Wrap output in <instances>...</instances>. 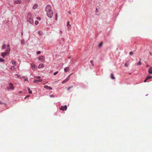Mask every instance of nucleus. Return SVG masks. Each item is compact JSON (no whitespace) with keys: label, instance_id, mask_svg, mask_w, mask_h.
<instances>
[{"label":"nucleus","instance_id":"f257e3e1","mask_svg":"<svg viewBox=\"0 0 152 152\" xmlns=\"http://www.w3.org/2000/svg\"><path fill=\"white\" fill-rule=\"evenodd\" d=\"M51 9V6L49 4L46 6L45 8L47 15L49 18H52L53 15V12Z\"/></svg>","mask_w":152,"mask_h":152},{"label":"nucleus","instance_id":"f03ea898","mask_svg":"<svg viewBox=\"0 0 152 152\" xmlns=\"http://www.w3.org/2000/svg\"><path fill=\"white\" fill-rule=\"evenodd\" d=\"M38 59L41 62H42L44 61V58L43 56H41L39 57Z\"/></svg>","mask_w":152,"mask_h":152},{"label":"nucleus","instance_id":"7ed1b4c3","mask_svg":"<svg viewBox=\"0 0 152 152\" xmlns=\"http://www.w3.org/2000/svg\"><path fill=\"white\" fill-rule=\"evenodd\" d=\"M7 88L9 91L11 90H13L14 89V87L13 86H7Z\"/></svg>","mask_w":152,"mask_h":152},{"label":"nucleus","instance_id":"20e7f679","mask_svg":"<svg viewBox=\"0 0 152 152\" xmlns=\"http://www.w3.org/2000/svg\"><path fill=\"white\" fill-rule=\"evenodd\" d=\"M21 3V0H17L15 1L14 2V4H20Z\"/></svg>","mask_w":152,"mask_h":152},{"label":"nucleus","instance_id":"39448f33","mask_svg":"<svg viewBox=\"0 0 152 152\" xmlns=\"http://www.w3.org/2000/svg\"><path fill=\"white\" fill-rule=\"evenodd\" d=\"M148 73L149 74H152V67H150L148 69Z\"/></svg>","mask_w":152,"mask_h":152},{"label":"nucleus","instance_id":"423d86ee","mask_svg":"<svg viewBox=\"0 0 152 152\" xmlns=\"http://www.w3.org/2000/svg\"><path fill=\"white\" fill-rule=\"evenodd\" d=\"M9 55L6 52H2L1 53V56L3 57H4L5 56Z\"/></svg>","mask_w":152,"mask_h":152},{"label":"nucleus","instance_id":"0eeeda50","mask_svg":"<svg viewBox=\"0 0 152 152\" xmlns=\"http://www.w3.org/2000/svg\"><path fill=\"white\" fill-rule=\"evenodd\" d=\"M129 61H127L125 63L124 66L126 67H128L129 65Z\"/></svg>","mask_w":152,"mask_h":152},{"label":"nucleus","instance_id":"6e6552de","mask_svg":"<svg viewBox=\"0 0 152 152\" xmlns=\"http://www.w3.org/2000/svg\"><path fill=\"white\" fill-rule=\"evenodd\" d=\"M10 48H7L6 50V51L5 52L7 53L8 54H9L10 52Z\"/></svg>","mask_w":152,"mask_h":152},{"label":"nucleus","instance_id":"1a4fd4ad","mask_svg":"<svg viewBox=\"0 0 152 152\" xmlns=\"http://www.w3.org/2000/svg\"><path fill=\"white\" fill-rule=\"evenodd\" d=\"M70 22L69 21H68L67 22L66 26L68 27V29L70 28L71 27V26L69 24Z\"/></svg>","mask_w":152,"mask_h":152},{"label":"nucleus","instance_id":"9d476101","mask_svg":"<svg viewBox=\"0 0 152 152\" xmlns=\"http://www.w3.org/2000/svg\"><path fill=\"white\" fill-rule=\"evenodd\" d=\"M44 66V65L43 64H40L38 66V68H43Z\"/></svg>","mask_w":152,"mask_h":152},{"label":"nucleus","instance_id":"9b49d317","mask_svg":"<svg viewBox=\"0 0 152 152\" xmlns=\"http://www.w3.org/2000/svg\"><path fill=\"white\" fill-rule=\"evenodd\" d=\"M69 70V67H66L64 69V71L65 72H67Z\"/></svg>","mask_w":152,"mask_h":152},{"label":"nucleus","instance_id":"f8f14e48","mask_svg":"<svg viewBox=\"0 0 152 152\" xmlns=\"http://www.w3.org/2000/svg\"><path fill=\"white\" fill-rule=\"evenodd\" d=\"M110 77L113 80L115 79V77L113 73H111L110 75Z\"/></svg>","mask_w":152,"mask_h":152},{"label":"nucleus","instance_id":"ddd939ff","mask_svg":"<svg viewBox=\"0 0 152 152\" xmlns=\"http://www.w3.org/2000/svg\"><path fill=\"white\" fill-rule=\"evenodd\" d=\"M31 68L32 69H34L36 68V65L34 64H31Z\"/></svg>","mask_w":152,"mask_h":152},{"label":"nucleus","instance_id":"4468645a","mask_svg":"<svg viewBox=\"0 0 152 152\" xmlns=\"http://www.w3.org/2000/svg\"><path fill=\"white\" fill-rule=\"evenodd\" d=\"M146 77V79L148 80L152 78V76L148 75Z\"/></svg>","mask_w":152,"mask_h":152},{"label":"nucleus","instance_id":"2eb2a0df","mask_svg":"<svg viewBox=\"0 0 152 152\" xmlns=\"http://www.w3.org/2000/svg\"><path fill=\"white\" fill-rule=\"evenodd\" d=\"M44 87H45V88H46V89H48V90H51L52 89L50 87V86H44Z\"/></svg>","mask_w":152,"mask_h":152},{"label":"nucleus","instance_id":"dca6fc26","mask_svg":"<svg viewBox=\"0 0 152 152\" xmlns=\"http://www.w3.org/2000/svg\"><path fill=\"white\" fill-rule=\"evenodd\" d=\"M12 63V64L15 66L16 65V62L14 60L11 61Z\"/></svg>","mask_w":152,"mask_h":152},{"label":"nucleus","instance_id":"f3484780","mask_svg":"<svg viewBox=\"0 0 152 152\" xmlns=\"http://www.w3.org/2000/svg\"><path fill=\"white\" fill-rule=\"evenodd\" d=\"M37 6H38V5L37 4H34V5L33 6V9H36L37 7Z\"/></svg>","mask_w":152,"mask_h":152},{"label":"nucleus","instance_id":"a211bd4d","mask_svg":"<svg viewBox=\"0 0 152 152\" xmlns=\"http://www.w3.org/2000/svg\"><path fill=\"white\" fill-rule=\"evenodd\" d=\"M102 44H103V42H101L100 43H99V45H98V47L99 48L101 47L102 46Z\"/></svg>","mask_w":152,"mask_h":152},{"label":"nucleus","instance_id":"6ab92c4d","mask_svg":"<svg viewBox=\"0 0 152 152\" xmlns=\"http://www.w3.org/2000/svg\"><path fill=\"white\" fill-rule=\"evenodd\" d=\"M64 39L63 38H62L61 39V44H63V42H64Z\"/></svg>","mask_w":152,"mask_h":152},{"label":"nucleus","instance_id":"aec40b11","mask_svg":"<svg viewBox=\"0 0 152 152\" xmlns=\"http://www.w3.org/2000/svg\"><path fill=\"white\" fill-rule=\"evenodd\" d=\"M29 21L31 23H33V21L32 19L30 18L29 19Z\"/></svg>","mask_w":152,"mask_h":152},{"label":"nucleus","instance_id":"412c9836","mask_svg":"<svg viewBox=\"0 0 152 152\" xmlns=\"http://www.w3.org/2000/svg\"><path fill=\"white\" fill-rule=\"evenodd\" d=\"M67 81H68L66 79L65 80H64L63 81H62L61 82V83H62L63 84V83H66V82H67Z\"/></svg>","mask_w":152,"mask_h":152},{"label":"nucleus","instance_id":"4be33fe9","mask_svg":"<svg viewBox=\"0 0 152 152\" xmlns=\"http://www.w3.org/2000/svg\"><path fill=\"white\" fill-rule=\"evenodd\" d=\"M6 47V45L5 44H3L2 46V49H4Z\"/></svg>","mask_w":152,"mask_h":152},{"label":"nucleus","instance_id":"5701e85b","mask_svg":"<svg viewBox=\"0 0 152 152\" xmlns=\"http://www.w3.org/2000/svg\"><path fill=\"white\" fill-rule=\"evenodd\" d=\"M21 43L23 44H25V41L24 39H22L21 41Z\"/></svg>","mask_w":152,"mask_h":152},{"label":"nucleus","instance_id":"b1692460","mask_svg":"<svg viewBox=\"0 0 152 152\" xmlns=\"http://www.w3.org/2000/svg\"><path fill=\"white\" fill-rule=\"evenodd\" d=\"M4 61V60L3 59V58H0V62H3Z\"/></svg>","mask_w":152,"mask_h":152},{"label":"nucleus","instance_id":"393cba45","mask_svg":"<svg viewBox=\"0 0 152 152\" xmlns=\"http://www.w3.org/2000/svg\"><path fill=\"white\" fill-rule=\"evenodd\" d=\"M10 69L13 71H14L15 70V67L14 66H12L11 67Z\"/></svg>","mask_w":152,"mask_h":152},{"label":"nucleus","instance_id":"a878e982","mask_svg":"<svg viewBox=\"0 0 152 152\" xmlns=\"http://www.w3.org/2000/svg\"><path fill=\"white\" fill-rule=\"evenodd\" d=\"M72 74H70V75H69L67 77V78H66V79L68 81L69 78H70V75H71Z\"/></svg>","mask_w":152,"mask_h":152},{"label":"nucleus","instance_id":"bb28decb","mask_svg":"<svg viewBox=\"0 0 152 152\" xmlns=\"http://www.w3.org/2000/svg\"><path fill=\"white\" fill-rule=\"evenodd\" d=\"M134 52L132 51H130L129 53V54L131 56L133 55Z\"/></svg>","mask_w":152,"mask_h":152},{"label":"nucleus","instance_id":"cd10ccee","mask_svg":"<svg viewBox=\"0 0 152 152\" xmlns=\"http://www.w3.org/2000/svg\"><path fill=\"white\" fill-rule=\"evenodd\" d=\"M137 65H140L141 64V62L140 61H139V62H138L137 63Z\"/></svg>","mask_w":152,"mask_h":152},{"label":"nucleus","instance_id":"c85d7f7f","mask_svg":"<svg viewBox=\"0 0 152 152\" xmlns=\"http://www.w3.org/2000/svg\"><path fill=\"white\" fill-rule=\"evenodd\" d=\"M28 92L29 93L31 94L32 93V91L31 90H30V89L29 88H28Z\"/></svg>","mask_w":152,"mask_h":152},{"label":"nucleus","instance_id":"c756f323","mask_svg":"<svg viewBox=\"0 0 152 152\" xmlns=\"http://www.w3.org/2000/svg\"><path fill=\"white\" fill-rule=\"evenodd\" d=\"M90 62L91 64L93 66H94V64H93V61L92 60H91L90 61Z\"/></svg>","mask_w":152,"mask_h":152},{"label":"nucleus","instance_id":"7c9ffc66","mask_svg":"<svg viewBox=\"0 0 152 152\" xmlns=\"http://www.w3.org/2000/svg\"><path fill=\"white\" fill-rule=\"evenodd\" d=\"M35 23L36 25H37L39 23V22L38 21L36 20L35 21Z\"/></svg>","mask_w":152,"mask_h":152},{"label":"nucleus","instance_id":"2f4dec72","mask_svg":"<svg viewBox=\"0 0 152 152\" xmlns=\"http://www.w3.org/2000/svg\"><path fill=\"white\" fill-rule=\"evenodd\" d=\"M37 20H41V18L39 17H37Z\"/></svg>","mask_w":152,"mask_h":152},{"label":"nucleus","instance_id":"473e14b6","mask_svg":"<svg viewBox=\"0 0 152 152\" xmlns=\"http://www.w3.org/2000/svg\"><path fill=\"white\" fill-rule=\"evenodd\" d=\"M35 82H41V80H35Z\"/></svg>","mask_w":152,"mask_h":152},{"label":"nucleus","instance_id":"72a5a7b5","mask_svg":"<svg viewBox=\"0 0 152 152\" xmlns=\"http://www.w3.org/2000/svg\"><path fill=\"white\" fill-rule=\"evenodd\" d=\"M55 20H57V13H56L55 15Z\"/></svg>","mask_w":152,"mask_h":152},{"label":"nucleus","instance_id":"f704fd0d","mask_svg":"<svg viewBox=\"0 0 152 152\" xmlns=\"http://www.w3.org/2000/svg\"><path fill=\"white\" fill-rule=\"evenodd\" d=\"M40 53H41V51H38L36 53L37 55H38V54H39Z\"/></svg>","mask_w":152,"mask_h":152},{"label":"nucleus","instance_id":"c9c22d12","mask_svg":"<svg viewBox=\"0 0 152 152\" xmlns=\"http://www.w3.org/2000/svg\"><path fill=\"white\" fill-rule=\"evenodd\" d=\"M15 75H16V76H17V77H19V78H20V75H19L17 74H16Z\"/></svg>","mask_w":152,"mask_h":152},{"label":"nucleus","instance_id":"e433bc0d","mask_svg":"<svg viewBox=\"0 0 152 152\" xmlns=\"http://www.w3.org/2000/svg\"><path fill=\"white\" fill-rule=\"evenodd\" d=\"M38 34L39 35H42V34L40 32H38Z\"/></svg>","mask_w":152,"mask_h":152},{"label":"nucleus","instance_id":"4c0bfd02","mask_svg":"<svg viewBox=\"0 0 152 152\" xmlns=\"http://www.w3.org/2000/svg\"><path fill=\"white\" fill-rule=\"evenodd\" d=\"M24 81H28V78H26V79H24Z\"/></svg>","mask_w":152,"mask_h":152},{"label":"nucleus","instance_id":"58836bf2","mask_svg":"<svg viewBox=\"0 0 152 152\" xmlns=\"http://www.w3.org/2000/svg\"><path fill=\"white\" fill-rule=\"evenodd\" d=\"M10 48V45L9 44L7 45V48Z\"/></svg>","mask_w":152,"mask_h":152},{"label":"nucleus","instance_id":"ea45409f","mask_svg":"<svg viewBox=\"0 0 152 152\" xmlns=\"http://www.w3.org/2000/svg\"><path fill=\"white\" fill-rule=\"evenodd\" d=\"M50 97H54V96L53 95H50L49 96Z\"/></svg>","mask_w":152,"mask_h":152},{"label":"nucleus","instance_id":"a19ab883","mask_svg":"<svg viewBox=\"0 0 152 152\" xmlns=\"http://www.w3.org/2000/svg\"><path fill=\"white\" fill-rule=\"evenodd\" d=\"M57 74V71L54 73V75H56Z\"/></svg>","mask_w":152,"mask_h":152},{"label":"nucleus","instance_id":"79ce46f5","mask_svg":"<svg viewBox=\"0 0 152 152\" xmlns=\"http://www.w3.org/2000/svg\"><path fill=\"white\" fill-rule=\"evenodd\" d=\"M22 93V91H19V92H18V93L19 94H21Z\"/></svg>","mask_w":152,"mask_h":152},{"label":"nucleus","instance_id":"37998d69","mask_svg":"<svg viewBox=\"0 0 152 152\" xmlns=\"http://www.w3.org/2000/svg\"><path fill=\"white\" fill-rule=\"evenodd\" d=\"M148 80V79H146V77H145V79L144 80V82H146V80Z\"/></svg>","mask_w":152,"mask_h":152},{"label":"nucleus","instance_id":"c03bdc74","mask_svg":"<svg viewBox=\"0 0 152 152\" xmlns=\"http://www.w3.org/2000/svg\"><path fill=\"white\" fill-rule=\"evenodd\" d=\"M68 13L69 14H71V13L70 11H68Z\"/></svg>","mask_w":152,"mask_h":152},{"label":"nucleus","instance_id":"a18cd8bd","mask_svg":"<svg viewBox=\"0 0 152 152\" xmlns=\"http://www.w3.org/2000/svg\"><path fill=\"white\" fill-rule=\"evenodd\" d=\"M21 36H23V31H22L21 32Z\"/></svg>","mask_w":152,"mask_h":152},{"label":"nucleus","instance_id":"49530a36","mask_svg":"<svg viewBox=\"0 0 152 152\" xmlns=\"http://www.w3.org/2000/svg\"><path fill=\"white\" fill-rule=\"evenodd\" d=\"M60 34H62V32L61 31H60Z\"/></svg>","mask_w":152,"mask_h":152},{"label":"nucleus","instance_id":"de8ad7c7","mask_svg":"<svg viewBox=\"0 0 152 152\" xmlns=\"http://www.w3.org/2000/svg\"><path fill=\"white\" fill-rule=\"evenodd\" d=\"M10 86H13V85L12 83H10Z\"/></svg>","mask_w":152,"mask_h":152},{"label":"nucleus","instance_id":"09e8293b","mask_svg":"<svg viewBox=\"0 0 152 152\" xmlns=\"http://www.w3.org/2000/svg\"><path fill=\"white\" fill-rule=\"evenodd\" d=\"M146 66L147 67H149V65H148V64H147V65H146Z\"/></svg>","mask_w":152,"mask_h":152},{"label":"nucleus","instance_id":"8fccbe9b","mask_svg":"<svg viewBox=\"0 0 152 152\" xmlns=\"http://www.w3.org/2000/svg\"><path fill=\"white\" fill-rule=\"evenodd\" d=\"M98 10V9L97 8H96V12H97V11Z\"/></svg>","mask_w":152,"mask_h":152},{"label":"nucleus","instance_id":"3c124183","mask_svg":"<svg viewBox=\"0 0 152 152\" xmlns=\"http://www.w3.org/2000/svg\"><path fill=\"white\" fill-rule=\"evenodd\" d=\"M27 97H26H26H25V99H26V98H27Z\"/></svg>","mask_w":152,"mask_h":152},{"label":"nucleus","instance_id":"603ef678","mask_svg":"<svg viewBox=\"0 0 152 152\" xmlns=\"http://www.w3.org/2000/svg\"><path fill=\"white\" fill-rule=\"evenodd\" d=\"M131 74H132V73H129V75H131Z\"/></svg>","mask_w":152,"mask_h":152},{"label":"nucleus","instance_id":"864d4df0","mask_svg":"<svg viewBox=\"0 0 152 152\" xmlns=\"http://www.w3.org/2000/svg\"><path fill=\"white\" fill-rule=\"evenodd\" d=\"M29 96V95H28V96H26V97H28Z\"/></svg>","mask_w":152,"mask_h":152},{"label":"nucleus","instance_id":"5fc2aeb1","mask_svg":"<svg viewBox=\"0 0 152 152\" xmlns=\"http://www.w3.org/2000/svg\"><path fill=\"white\" fill-rule=\"evenodd\" d=\"M38 78H40V77H38Z\"/></svg>","mask_w":152,"mask_h":152},{"label":"nucleus","instance_id":"6e6d98bb","mask_svg":"<svg viewBox=\"0 0 152 152\" xmlns=\"http://www.w3.org/2000/svg\"><path fill=\"white\" fill-rule=\"evenodd\" d=\"M0 104H3V103H0Z\"/></svg>","mask_w":152,"mask_h":152}]
</instances>
